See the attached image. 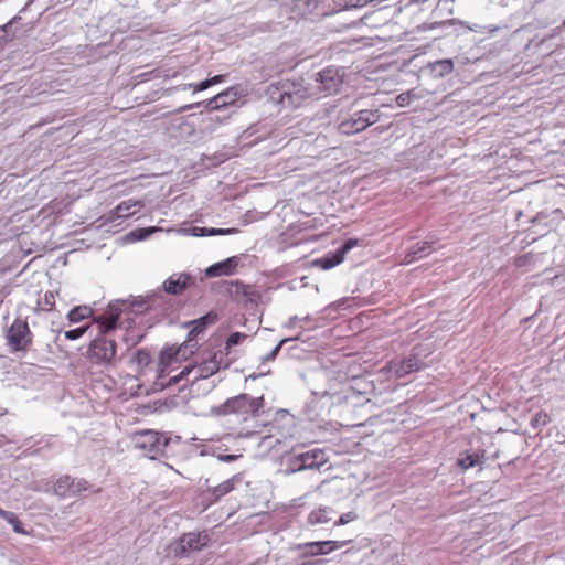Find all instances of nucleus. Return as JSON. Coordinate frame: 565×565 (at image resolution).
I'll use <instances>...</instances> for the list:
<instances>
[{
  "label": "nucleus",
  "mask_w": 565,
  "mask_h": 565,
  "mask_svg": "<svg viewBox=\"0 0 565 565\" xmlns=\"http://www.w3.org/2000/svg\"><path fill=\"white\" fill-rule=\"evenodd\" d=\"M117 313L114 309H106L102 315L94 318L98 328V334L93 339L87 349V359L92 363L111 365L117 356V344L115 341Z\"/></svg>",
  "instance_id": "f257e3e1"
},
{
  "label": "nucleus",
  "mask_w": 565,
  "mask_h": 565,
  "mask_svg": "<svg viewBox=\"0 0 565 565\" xmlns=\"http://www.w3.org/2000/svg\"><path fill=\"white\" fill-rule=\"evenodd\" d=\"M107 309H114L117 313L116 332L119 330L124 331L122 340L128 345H136L143 339L145 330L142 326L137 322L139 317L132 310L122 311L117 305H109Z\"/></svg>",
  "instance_id": "f03ea898"
},
{
  "label": "nucleus",
  "mask_w": 565,
  "mask_h": 565,
  "mask_svg": "<svg viewBox=\"0 0 565 565\" xmlns=\"http://www.w3.org/2000/svg\"><path fill=\"white\" fill-rule=\"evenodd\" d=\"M6 340L12 353L26 352L33 344V334L26 320L15 319L6 333Z\"/></svg>",
  "instance_id": "7ed1b4c3"
},
{
  "label": "nucleus",
  "mask_w": 565,
  "mask_h": 565,
  "mask_svg": "<svg viewBox=\"0 0 565 565\" xmlns=\"http://www.w3.org/2000/svg\"><path fill=\"white\" fill-rule=\"evenodd\" d=\"M264 406V397H252L247 394H241L228 399L224 407L228 414H236L244 420L248 417H255L259 415L260 408Z\"/></svg>",
  "instance_id": "20e7f679"
},
{
  "label": "nucleus",
  "mask_w": 565,
  "mask_h": 565,
  "mask_svg": "<svg viewBox=\"0 0 565 565\" xmlns=\"http://www.w3.org/2000/svg\"><path fill=\"white\" fill-rule=\"evenodd\" d=\"M380 115L377 110L362 109L352 114L349 118L343 119L338 130L342 135L351 136L364 131L367 127L377 122Z\"/></svg>",
  "instance_id": "39448f33"
},
{
  "label": "nucleus",
  "mask_w": 565,
  "mask_h": 565,
  "mask_svg": "<svg viewBox=\"0 0 565 565\" xmlns=\"http://www.w3.org/2000/svg\"><path fill=\"white\" fill-rule=\"evenodd\" d=\"M134 446L140 452L151 459L157 458L162 452L164 443L162 436L153 430L136 433L132 437Z\"/></svg>",
  "instance_id": "423d86ee"
},
{
  "label": "nucleus",
  "mask_w": 565,
  "mask_h": 565,
  "mask_svg": "<svg viewBox=\"0 0 565 565\" xmlns=\"http://www.w3.org/2000/svg\"><path fill=\"white\" fill-rule=\"evenodd\" d=\"M210 537L205 532L183 534L174 547L177 557H184L191 552H199L209 544Z\"/></svg>",
  "instance_id": "0eeeda50"
},
{
  "label": "nucleus",
  "mask_w": 565,
  "mask_h": 565,
  "mask_svg": "<svg viewBox=\"0 0 565 565\" xmlns=\"http://www.w3.org/2000/svg\"><path fill=\"white\" fill-rule=\"evenodd\" d=\"M327 461L328 457L323 450L311 449L295 456L292 459V467L295 470L319 469L327 463Z\"/></svg>",
  "instance_id": "6e6552de"
},
{
  "label": "nucleus",
  "mask_w": 565,
  "mask_h": 565,
  "mask_svg": "<svg viewBox=\"0 0 565 565\" xmlns=\"http://www.w3.org/2000/svg\"><path fill=\"white\" fill-rule=\"evenodd\" d=\"M425 366L424 361L416 353L409 354L402 360H394L388 363V371L397 377H404L413 372H417Z\"/></svg>",
  "instance_id": "1a4fd4ad"
},
{
  "label": "nucleus",
  "mask_w": 565,
  "mask_h": 565,
  "mask_svg": "<svg viewBox=\"0 0 565 565\" xmlns=\"http://www.w3.org/2000/svg\"><path fill=\"white\" fill-rule=\"evenodd\" d=\"M183 358L184 352L181 348H168L163 350L160 353L158 362L159 377L169 375L171 371L177 370Z\"/></svg>",
  "instance_id": "9d476101"
},
{
  "label": "nucleus",
  "mask_w": 565,
  "mask_h": 565,
  "mask_svg": "<svg viewBox=\"0 0 565 565\" xmlns=\"http://www.w3.org/2000/svg\"><path fill=\"white\" fill-rule=\"evenodd\" d=\"M348 541H323V542H308L299 544L298 550H303L305 557L326 555L334 550L343 547Z\"/></svg>",
  "instance_id": "9b49d317"
},
{
  "label": "nucleus",
  "mask_w": 565,
  "mask_h": 565,
  "mask_svg": "<svg viewBox=\"0 0 565 565\" xmlns=\"http://www.w3.org/2000/svg\"><path fill=\"white\" fill-rule=\"evenodd\" d=\"M358 244L359 241L356 238H350L335 253L328 254L324 257L317 259L316 264L324 270L331 269L341 264L344 260L345 255L353 247L358 246Z\"/></svg>",
  "instance_id": "f8f14e48"
},
{
  "label": "nucleus",
  "mask_w": 565,
  "mask_h": 565,
  "mask_svg": "<svg viewBox=\"0 0 565 565\" xmlns=\"http://www.w3.org/2000/svg\"><path fill=\"white\" fill-rule=\"evenodd\" d=\"M143 204L138 200H126L120 202L114 210L109 212L108 220L115 222L119 218H128L135 215Z\"/></svg>",
  "instance_id": "ddd939ff"
},
{
  "label": "nucleus",
  "mask_w": 565,
  "mask_h": 565,
  "mask_svg": "<svg viewBox=\"0 0 565 565\" xmlns=\"http://www.w3.org/2000/svg\"><path fill=\"white\" fill-rule=\"evenodd\" d=\"M191 280L188 274H173L164 280L163 290L170 295H180L189 287Z\"/></svg>",
  "instance_id": "4468645a"
},
{
  "label": "nucleus",
  "mask_w": 565,
  "mask_h": 565,
  "mask_svg": "<svg viewBox=\"0 0 565 565\" xmlns=\"http://www.w3.org/2000/svg\"><path fill=\"white\" fill-rule=\"evenodd\" d=\"M222 353H213L209 356V359L202 361L200 364L195 365L193 369H196L199 377H210L211 375L218 372L221 369Z\"/></svg>",
  "instance_id": "2eb2a0df"
},
{
  "label": "nucleus",
  "mask_w": 565,
  "mask_h": 565,
  "mask_svg": "<svg viewBox=\"0 0 565 565\" xmlns=\"http://www.w3.org/2000/svg\"><path fill=\"white\" fill-rule=\"evenodd\" d=\"M238 260L235 256L224 262L216 263L206 269V275L211 277L233 275L237 268Z\"/></svg>",
  "instance_id": "dca6fc26"
},
{
  "label": "nucleus",
  "mask_w": 565,
  "mask_h": 565,
  "mask_svg": "<svg viewBox=\"0 0 565 565\" xmlns=\"http://www.w3.org/2000/svg\"><path fill=\"white\" fill-rule=\"evenodd\" d=\"M486 459V451L484 450H477L472 454L466 451L460 454L459 458L457 459V466L460 467L462 470H467L469 468H472L479 463H482Z\"/></svg>",
  "instance_id": "f3484780"
},
{
  "label": "nucleus",
  "mask_w": 565,
  "mask_h": 565,
  "mask_svg": "<svg viewBox=\"0 0 565 565\" xmlns=\"http://www.w3.org/2000/svg\"><path fill=\"white\" fill-rule=\"evenodd\" d=\"M216 321V315L207 313L196 320L190 321L186 326L190 328L189 335L191 338L196 337L202 333L207 324H212Z\"/></svg>",
  "instance_id": "a211bd4d"
},
{
  "label": "nucleus",
  "mask_w": 565,
  "mask_h": 565,
  "mask_svg": "<svg viewBox=\"0 0 565 565\" xmlns=\"http://www.w3.org/2000/svg\"><path fill=\"white\" fill-rule=\"evenodd\" d=\"M333 510L328 507H319L313 509L307 519L308 524L318 525L329 522L332 519Z\"/></svg>",
  "instance_id": "6ab92c4d"
},
{
  "label": "nucleus",
  "mask_w": 565,
  "mask_h": 565,
  "mask_svg": "<svg viewBox=\"0 0 565 565\" xmlns=\"http://www.w3.org/2000/svg\"><path fill=\"white\" fill-rule=\"evenodd\" d=\"M319 79L324 85V89H335L341 83L338 71L327 67L319 73Z\"/></svg>",
  "instance_id": "aec40b11"
},
{
  "label": "nucleus",
  "mask_w": 565,
  "mask_h": 565,
  "mask_svg": "<svg viewBox=\"0 0 565 565\" xmlns=\"http://www.w3.org/2000/svg\"><path fill=\"white\" fill-rule=\"evenodd\" d=\"M93 315L94 310L92 307L87 305H81L70 310V312L67 313V320L70 321V323H77L83 320L89 319L90 317H93Z\"/></svg>",
  "instance_id": "412c9836"
},
{
  "label": "nucleus",
  "mask_w": 565,
  "mask_h": 565,
  "mask_svg": "<svg viewBox=\"0 0 565 565\" xmlns=\"http://www.w3.org/2000/svg\"><path fill=\"white\" fill-rule=\"evenodd\" d=\"M433 249L431 242H419L412 246L409 253L407 254L408 262H414L430 254Z\"/></svg>",
  "instance_id": "4be33fe9"
},
{
  "label": "nucleus",
  "mask_w": 565,
  "mask_h": 565,
  "mask_svg": "<svg viewBox=\"0 0 565 565\" xmlns=\"http://www.w3.org/2000/svg\"><path fill=\"white\" fill-rule=\"evenodd\" d=\"M57 291H46L42 299L36 302L34 311H53L55 309V300Z\"/></svg>",
  "instance_id": "5701e85b"
},
{
  "label": "nucleus",
  "mask_w": 565,
  "mask_h": 565,
  "mask_svg": "<svg viewBox=\"0 0 565 565\" xmlns=\"http://www.w3.org/2000/svg\"><path fill=\"white\" fill-rule=\"evenodd\" d=\"M430 68L439 76L449 75L454 71V62L449 58L438 60L430 64Z\"/></svg>",
  "instance_id": "b1692460"
},
{
  "label": "nucleus",
  "mask_w": 565,
  "mask_h": 565,
  "mask_svg": "<svg viewBox=\"0 0 565 565\" xmlns=\"http://www.w3.org/2000/svg\"><path fill=\"white\" fill-rule=\"evenodd\" d=\"M55 491L63 497L75 494L76 490H74V480H71L70 477L58 479L55 486Z\"/></svg>",
  "instance_id": "393cba45"
},
{
  "label": "nucleus",
  "mask_w": 565,
  "mask_h": 565,
  "mask_svg": "<svg viewBox=\"0 0 565 565\" xmlns=\"http://www.w3.org/2000/svg\"><path fill=\"white\" fill-rule=\"evenodd\" d=\"M235 488L234 479L225 480L224 482L220 483L218 486L214 487L212 489V495L214 497V500H218L222 497L226 495L231 491H233Z\"/></svg>",
  "instance_id": "a878e982"
},
{
  "label": "nucleus",
  "mask_w": 565,
  "mask_h": 565,
  "mask_svg": "<svg viewBox=\"0 0 565 565\" xmlns=\"http://www.w3.org/2000/svg\"><path fill=\"white\" fill-rule=\"evenodd\" d=\"M305 96L300 95L299 92H285L280 97V103L284 106H292L298 107L300 106V99H302Z\"/></svg>",
  "instance_id": "bb28decb"
},
{
  "label": "nucleus",
  "mask_w": 565,
  "mask_h": 565,
  "mask_svg": "<svg viewBox=\"0 0 565 565\" xmlns=\"http://www.w3.org/2000/svg\"><path fill=\"white\" fill-rule=\"evenodd\" d=\"M132 362L138 366V367H143V366H147L150 364L151 362V355L150 353L145 350V349H140L138 350L134 356H132Z\"/></svg>",
  "instance_id": "cd10ccee"
},
{
  "label": "nucleus",
  "mask_w": 565,
  "mask_h": 565,
  "mask_svg": "<svg viewBox=\"0 0 565 565\" xmlns=\"http://www.w3.org/2000/svg\"><path fill=\"white\" fill-rule=\"evenodd\" d=\"M550 423V416L547 413L541 411L534 415V417L531 419V426L534 429H539Z\"/></svg>",
  "instance_id": "c85d7f7f"
},
{
  "label": "nucleus",
  "mask_w": 565,
  "mask_h": 565,
  "mask_svg": "<svg viewBox=\"0 0 565 565\" xmlns=\"http://www.w3.org/2000/svg\"><path fill=\"white\" fill-rule=\"evenodd\" d=\"M4 520L12 525L14 532L20 534H25L26 532L23 529L22 522L19 520V518L13 513L9 512Z\"/></svg>",
  "instance_id": "c756f323"
},
{
  "label": "nucleus",
  "mask_w": 565,
  "mask_h": 565,
  "mask_svg": "<svg viewBox=\"0 0 565 565\" xmlns=\"http://www.w3.org/2000/svg\"><path fill=\"white\" fill-rule=\"evenodd\" d=\"M200 231H202V235H209V236H214V235H226V234H235L238 232L237 228H200Z\"/></svg>",
  "instance_id": "7c9ffc66"
},
{
  "label": "nucleus",
  "mask_w": 565,
  "mask_h": 565,
  "mask_svg": "<svg viewBox=\"0 0 565 565\" xmlns=\"http://www.w3.org/2000/svg\"><path fill=\"white\" fill-rule=\"evenodd\" d=\"M88 329H89V326H84V327H79L76 329H72V330L65 331L64 337L67 340L74 341V340L82 338L87 332Z\"/></svg>",
  "instance_id": "2f4dec72"
},
{
  "label": "nucleus",
  "mask_w": 565,
  "mask_h": 565,
  "mask_svg": "<svg viewBox=\"0 0 565 565\" xmlns=\"http://www.w3.org/2000/svg\"><path fill=\"white\" fill-rule=\"evenodd\" d=\"M414 97H415V95L413 94V90H407V92L401 93L396 97V103L399 107H406L411 104V102L413 100Z\"/></svg>",
  "instance_id": "473e14b6"
},
{
  "label": "nucleus",
  "mask_w": 565,
  "mask_h": 565,
  "mask_svg": "<svg viewBox=\"0 0 565 565\" xmlns=\"http://www.w3.org/2000/svg\"><path fill=\"white\" fill-rule=\"evenodd\" d=\"M358 519V514L353 511L343 513L338 521L334 522V526L339 525H345L352 521H355Z\"/></svg>",
  "instance_id": "72a5a7b5"
},
{
  "label": "nucleus",
  "mask_w": 565,
  "mask_h": 565,
  "mask_svg": "<svg viewBox=\"0 0 565 565\" xmlns=\"http://www.w3.org/2000/svg\"><path fill=\"white\" fill-rule=\"evenodd\" d=\"M246 335L244 333H239V332H235V333H232L228 338H227V341H226V348L230 349L234 345H237L241 343V341L243 339H245Z\"/></svg>",
  "instance_id": "f704fd0d"
},
{
  "label": "nucleus",
  "mask_w": 565,
  "mask_h": 565,
  "mask_svg": "<svg viewBox=\"0 0 565 565\" xmlns=\"http://www.w3.org/2000/svg\"><path fill=\"white\" fill-rule=\"evenodd\" d=\"M345 8H361L373 0H342Z\"/></svg>",
  "instance_id": "c9c22d12"
},
{
  "label": "nucleus",
  "mask_w": 565,
  "mask_h": 565,
  "mask_svg": "<svg viewBox=\"0 0 565 565\" xmlns=\"http://www.w3.org/2000/svg\"><path fill=\"white\" fill-rule=\"evenodd\" d=\"M228 95V90L226 92H223L218 95H216L212 100L211 103H215V107H218L220 105H225L226 102L224 100V97H226Z\"/></svg>",
  "instance_id": "e433bc0d"
},
{
  "label": "nucleus",
  "mask_w": 565,
  "mask_h": 565,
  "mask_svg": "<svg viewBox=\"0 0 565 565\" xmlns=\"http://www.w3.org/2000/svg\"><path fill=\"white\" fill-rule=\"evenodd\" d=\"M209 87H211V83H210V79L207 78V79L201 82L200 84H198L194 87V92H202V90L207 89Z\"/></svg>",
  "instance_id": "4c0bfd02"
},
{
  "label": "nucleus",
  "mask_w": 565,
  "mask_h": 565,
  "mask_svg": "<svg viewBox=\"0 0 565 565\" xmlns=\"http://www.w3.org/2000/svg\"><path fill=\"white\" fill-rule=\"evenodd\" d=\"M191 372V369L189 366H185L178 375H174L171 380L177 383L180 379L185 376Z\"/></svg>",
  "instance_id": "58836bf2"
},
{
  "label": "nucleus",
  "mask_w": 565,
  "mask_h": 565,
  "mask_svg": "<svg viewBox=\"0 0 565 565\" xmlns=\"http://www.w3.org/2000/svg\"><path fill=\"white\" fill-rule=\"evenodd\" d=\"M209 79H210L211 86H213V85L224 82L225 75H215Z\"/></svg>",
  "instance_id": "ea45409f"
},
{
  "label": "nucleus",
  "mask_w": 565,
  "mask_h": 565,
  "mask_svg": "<svg viewBox=\"0 0 565 565\" xmlns=\"http://www.w3.org/2000/svg\"><path fill=\"white\" fill-rule=\"evenodd\" d=\"M527 258H529V255H524V256H520V257L515 258V262H514L515 266L516 267L524 266L527 262Z\"/></svg>",
  "instance_id": "a19ab883"
},
{
  "label": "nucleus",
  "mask_w": 565,
  "mask_h": 565,
  "mask_svg": "<svg viewBox=\"0 0 565 565\" xmlns=\"http://www.w3.org/2000/svg\"><path fill=\"white\" fill-rule=\"evenodd\" d=\"M428 0H408L407 4H423L425 2H427Z\"/></svg>",
  "instance_id": "79ce46f5"
},
{
  "label": "nucleus",
  "mask_w": 565,
  "mask_h": 565,
  "mask_svg": "<svg viewBox=\"0 0 565 565\" xmlns=\"http://www.w3.org/2000/svg\"><path fill=\"white\" fill-rule=\"evenodd\" d=\"M8 513H9V511H6L0 508V518L4 519Z\"/></svg>",
  "instance_id": "37998d69"
}]
</instances>
